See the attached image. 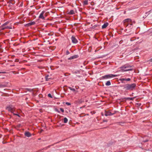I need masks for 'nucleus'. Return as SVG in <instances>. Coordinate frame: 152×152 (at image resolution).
<instances>
[{
	"label": "nucleus",
	"instance_id": "b1692460",
	"mask_svg": "<svg viewBox=\"0 0 152 152\" xmlns=\"http://www.w3.org/2000/svg\"><path fill=\"white\" fill-rule=\"evenodd\" d=\"M69 88L71 90L74 92L75 91V88H72L71 87H69Z\"/></svg>",
	"mask_w": 152,
	"mask_h": 152
},
{
	"label": "nucleus",
	"instance_id": "5701e85b",
	"mask_svg": "<svg viewBox=\"0 0 152 152\" xmlns=\"http://www.w3.org/2000/svg\"><path fill=\"white\" fill-rule=\"evenodd\" d=\"M15 0H11L10 1V3H11L12 4H15Z\"/></svg>",
	"mask_w": 152,
	"mask_h": 152
},
{
	"label": "nucleus",
	"instance_id": "f3484780",
	"mask_svg": "<svg viewBox=\"0 0 152 152\" xmlns=\"http://www.w3.org/2000/svg\"><path fill=\"white\" fill-rule=\"evenodd\" d=\"M45 78L46 81H49L50 79V78L49 77V75L46 76L45 77Z\"/></svg>",
	"mask_w": 152,
	"mask_h": 152
},
{
	"label": "nucleus",
	"instance_id": "9d476101",
	"mask_svg": "<svg viewBox=\"0 0 152 152\" xmlns=\"http://www.w3.org/2000/svg\"><path fill=\"white\" fill-rule=\"evenodd\" d=\"M113 114L111 112H105V115L106 116H110L113 115Z\"/></svg>",
	"mask_w": 152,
	"mask_h": 152
},
{
	"label": "nucleus",
	"instance_id": "393cba45",
	"mask_svg": "<svg viewBox=\"0 0 152 152\" xmlns=\"http://www.w3.org/2000/svg\"><path fill=\"white\" fill-rule=\"evenodd\" d=\"M133 23H135V21L134 20L133 21L132 20V22H131L130 23H129L130 25L131 26L132 25Z\"/></svg>",
	"mask_w": 152,
	"mask_h": 152
},
{
	"label": "nucleus",
	"instance_id": "6e6552de",
	"mask_svg": "<svg viewBox=\"0 0 152 152\" xmlns=\"http://www.w3.org/2000/svg\"><path fill=\"white\" fill-rule=\"evenodd\" d=\"M71 40L72 42L73 43H77V42L78 41L76 39V38H75L74 36H72L71 37Z\"/></svg>",
	"mask_w": 152,
	"mask_h": 152
},
{
	"label": "nucleus",
	"instance_id": "bb28decb",
	"mask_svg": "<svg viewBox=\"0 0 152 152\" xmlns=\"http://www.w3.org/2000/svg\"><path fill=\"white\" fill-rule=\"evenodd\" d=\"M60 110L61 111L62 113H64V110L62 108H60Z\"/></svg>",
	"mask_w": 152,
	"mask_h": 152
},
{
	"label": "nucleus",
	"instance_id": "4468645a",
	"mask_svg": "<svg viewBox=\"0 0 152 152\" xmlns=\"http://www.w3.org/2000/svg\"><path fill=\"white\" fill-rule=\"evenodd\" d=\"M125 22L131 23L132 22V20L128 18L124 20Z\"/></svg>",
	"mask_w": 152,
	"mask_h": 152
},
{
	"label": "nucleus",
	"instance_id": "f03ea898",
	"mask_svg": "<svg viewBox=\"0 0 152 152\" xmlns=\"http://www.w3.org/2000/svg\"><path fill=\"white\" fill-rule=\"evenodd\" d=\"M132 66L128 64H125L121 66L120 68L121 72H126L129 71H132Z\"/></svg>",
	"mask_w": 152,
	"mask_h": 152
},
{
	"label": "nucleus",
	"instance_id": "9b49d317",
	"mask_svg": "<svg viewBox=\"0 0 152 152\" xmlns=\"http://www.w3.org/2000/svg\"><path fill=\"white\" fill-rule=\"evenodd\" d=\"M24 134L25 136L28 137H30L31 136V133L28 132H26Z\"/></svg>",
	"mask_w": 152,
	"mask_h": 152
},
{
	"label": "nucleus",
	"instance_id": "412c9836",
	"mask_svg": "<svg viewBox=\"0 0 152 152\" xmlns=\"http://www.w3.org/2000/svg\"><path fill=\"white\" fill-rule=\"evenodd\" d=\"M84 5H87L88 4V1L87 0H85L83 2Z\"/></svg>",
	"mask_w": 152,
	"mask_h": 152
},
{
	"label": "nucleus",
	"instance_id": "0eeeda50",
	"mask_svg": "<svg viewBox=\"0 0 152 152\" xmlns=\"http://www.w3.org/2000/svg\"><path fill=\"white\" fill-rule=\"evenodd\" d=\"M7 109L8 111L12 113H13L15 110V108L11 106H9L7 107Z\"/></svg>",
	"mask_w": 152,
	"mask_h": 152
},
{
	"label": "nucleus",
	"instance_id": "1a4fd4ad",
	"mask_svg": "<svg viewBox=\"0 0 152 152\" xmlns=\"http://www.w3.org/2000/svg\"><path fill=\"white\" fill-rule=\"evenodd\" d=\"M78 55H76L70 57L68 58V59L69 60H71L77 58H78Z\"/></svg>",
	"mask_w": 152,
	"mask_h": 152
},
{
	"label": "nucleus",
	"instance_id": "dca6fc26",
	"mask_svg": "<svg viewBox=\"0 0 152 152\" xmlns=\"http://www.w3.org/2000/svg\"><path fill=\"white\" fill-rule=\"evenodd\" d=\"M75 14V12L73 10H71L69 12V14L70 15H73Z\"/></svg>",
	"mask_w": 152,
	"mask_h": 152
},
{
	"label": "nucleus",
	"instance_id": "20e7f679",
	"mask_svg": "<svg viewBox=\"0 0 152 152\" xmlns=\"http://www.w3.org/2000/svg\"><path fill=\"white\" fill-rule=\"evenodd\" d=\"M45 11H42V12H41V13L40 14L39 17V19H41L42 20H45V16H46V15H45Z\"/></svg>",
	"mask_w": 152,
	"mask_h": 152
},
{
	"label": "nucleus",
	"instance_id": "c756f323",
	"mask_svg": "<svg viewBox=\"0 0 152 152\" xmlns=\"http://www.w3.org/2000/svg\"><path fill=\"white\" fill-rule=\"evenodd\" d=\"M13 114L14 115H17V116H18V117H20V116L19 115V114H15V113H13Z\"/></svg>",
	"mask_w": 152,
	"mask_h": 152
},
{
	"label": "nucleus",
	"instance_id": "7c9ffc66",
	"mask_svg": "<svg viewBox=\"0 0 152 152\" xmlns=\"http://www.w3.org/2000/svg\"><path fill=\"white\" fill-rule=\"evenodd\" d=\"M28 91H32V90L30 89H28Z\"/></svg>",
	"mask_w": 152,
	"mask_h": 152
},
{
	"label": "nucleus",
	"instance_id": "473e14b6",
	"mask_svg": "<svg viewBox=\"0 0 152 152\" xmlns=\"http://www.w3.org/2000/svg\"><path fill=\"white\" fill-rule=\"evenodd\" d=\"M150 61L151 62H152V58L150 59Z\"/></svg>",
	"mask_w": 152,
	"mask_h": 152
},
{
	"label": "nucleus",
	"instance_id": "f257e3e1",
	"mask_svg": "<svg viewBox=\"0 0 152 152\" xmlns=\"http://www.w3.org/2000/svg\"><path fill=\"white\" fill-rule=\"evenodd\" d=\"M136 85L135 83L126 84L123 86L124 89L126 91H132L135 89Z\"/></svg>",
	"mask_w": 152,
	"mask_h": 152
},
{
	"label": "nucleus",
	"instance_id": "423d86ee",
	"mask_svg": "<svg viewBox=\"0 0 152 152\" xmlns=\"http://www.w3.org/2000/svg\"><path fill=\"white\" fill-rule=\"evenodd\" d=\"M119 80L122 83H125V81H130L131 79L130 78H121L119 79Z\"/></svg>",
	"mask_w": 152,
	"mask_h": 152
},
{
	"label": "nucleus",
	"instance_id": "2eb2a0df",
	"mask_svg": "<svg viewBox=\"0 0 152 152\" xmlns=\"http://www.w3.org/2000/svg\"><path fill=\"white\" fill-rule=\"evenodd\" d=\"M8 85V83H5L4 84H1V88L2 87H4L7 86Z\"/></svg>",
	"mask_w": 152,
	"mask_h": 152
},
{
	"label": "nucleus",
	"instance_id": "a878e982",
	"mask_svg": "<svg viewBox=\"0 0 152 152\" xmlns=\"http://www.w3.org/2000/svg\"><path fill=\"white\" fill-rule=\"evenodd\" d=\"M69 53H70L68 50H67L66 51V55H68L69 54Z\"/></svg>",
	"mask_w": 152,
	"mask_h": 152
},
{
	"label": "nucleus",
	"instance_id": "2f4dec72",
	"mask_svg": "<svg viewBox=\"0 0 152 152\" xmlns=\"http://www.w3.org/2000/svg\"><path fill=\"white\" fill-rule=\"evenodd\" d=\"M107 120H104L103 121L104 122H107Z\"/></svg>",
	"mask_w": 152,
	"mask_h": 152
},
{
	"label": "nucleus",
	"instance_id": "4be33fe9",
	"mask_svg": "<svg viewBox=\"0 0 152 152\" xmlns=\"http://www.w3.org/2000/svg\"><path fill=\"white\" fill-rule=\"evenodd\" d=\"M68 121V119L66 118H64V122L65 123H66Z\"/></svg>",
	"mask_w": 152,
	"mask_h": 152
},
{
	"label": "nucleus",
	"instance_id": "ddd939ff",
	"mask_svg": "<svg viewBox=\"0 0 152 152\" xmlns=\"http://www.w3.org/2000/svg\"><path fill=\"white\" fill-rule=\"evenodd\" d=\"M35 24V22H30L26 24V25L28 26H29L31 25H34Z\"/></svg>",
	"mask_w": 152,
	"mask_h": 152
},
{
	"label": "nucleus",
	"instance_id": "e433bc0d",
	"mask_svg": "<svg viewBox=\"0 0 152 152\" xmlns=\"http://www.w3.org/2000/svg\"><path fill=\"white\" fill-rule=\"evenodd\" d=\"M128 26V24L126 26Z\"/></svg>",
	"mask_w": 152,
	"mask_h": 152
},
{
	"label": "nucleus",
	"instance_id": "6ab92c4d",
	"mask_svg": "<svg viewBox=\"0 0 152 152\" xmlns=\"http://www.w3.org/2000/svg\"><path fill=\"white\" fill-rule=\"evenodd\" d=\"M105 85L107 86H109L110 85L111 83L110 81H107L105 83Z\"/></svg>",
	"mask_w": 152,
	"mask_h": 152
},
{
	"label": "nucleus",
	"instance_id": "f704fd0d",
	"mask_svg": "<svg viewBox=\"0 0 152 152\" xmlns=\"http://www.w3.org/2000/svg\"><path fill=\"white\" fill-rule=\"evenodd\" d=\"M4 1V0H1V2Z\"/></svg>",
	"mask_w": 152,
	"mask_h": 152
},
{
	"label": "nucleus",
	"instance_id": "7ed1b4c3",
	"mask_svg": "<svg viewBox=\"0 0 152 152\" xmlns=\"http://www.w3.org/2000/svg\"><path fill=\"white\" fill-rule=\"evenodd\" d=\"M117 76V75L110 74L103 76L102 77L103 79H108L116 77Z\"/></svg>",
	"mask_w": 152,
	"mask_h": 152
},
{
	"label": "nucleus",
	"instance_id": "a211bd4d",
	"mask_svg": "<svg viewBox=\"0 0 152 152\" xmlns=\"http://www.w3.org/2000/svg\"><path fill=\"white\" fill-rule=\"evenodd\" d=\"M6 74V73L5 72H1V78L3 79L4 78V77H3V76H1L2 75V74Z\"/></svg>",
	"mask_w": 152,
	"mask_h": 152
},
{
	"label": "nucleus",
	"instance_id": "c9c22d12",
	"mask_svg": "<svg viewBox=\"0 0 152 152\" xmlns=\"http://www.w3.org/2000/svg\"><path fill=\"white\" fill-rule=\"evenodd\" d=\"M42 131H43L42 130H41V132H42Z\"/></svg>",
	"mask_w": 152,
	"mask_h": 152
},
{
	"label": "nucleus",
	"instance_id": "39448f33",
	"mask_svg": "<svg viewBox=\"0 0 152 152\" xmlns=\"http://www.w3.org/2000/svg\"><path fill=\"white\" fill-rule=\"evenodd\" d=\"M8 23L7 22L3 24L1 26V31L5 29L8 28V26H6Z\"/></svg>",
	"mask_w": 152,
	"mask_h": 152
},
{
	"label": "nucleus",
	"instance_id": "72a5a7b5",
	"mask_svg": "<svg viewBox=\"0 0 152 152\" xmlns=\"http://www.w3.org/2000/svg\"><path fill=\"white\" fill-rule=\"evenodd\" d=\"M0 50H1V52H2V50H1V48Z\"/></svg>",
	"mask_w": 152,
	"mask_h": 152
},
{
	"label": "nucleus",
	"instance_id": "c85d7f7f",
	"mask_svg": "<svg viewBox=\"0 0 152 152\" xmlns=\"http://www.w3.org/2000/svg\"><path fill=\"white\" fill-rule=\"evenodd\" d=\"M66 104L68 105H69L71 104L70 103L68 102H66Z\"/></svg>",
	"mask_w": 152,
	"mask_h": 152
},
{
	"label": "nucleus",
	"instance_id": "4c0bfd02",
	"mask_svg": "<svg viewBox=\"0 0 152 152\" xmlns=\"http://www.w3.org/2000/svg\"><path fill=\"white\" fill-rule=\"evenodd\" d=\"M3 143H4V142H3Z\"/></svg>",
	"mask_w": 152,
	"mask_h": 152
},
{
	"label": "nucleus",
	"instance_id": "f8f14e48",
	"mask_svg": "<svg viewBox=\"0 0 152 152\" xmlns=\"http://www.w3.org/2000/svg\"><path fill=\"white\" fill-rule=\"evenodd\" d=\"M108 25V23H106L104 24L102 26V28L103 29L106 28Z\"/></svg>",
	"mask_w": 152,
	"mask_h": 152
},
{
	"label": "nucleus",
	"instance_id": "cd10ccee",
	"mask_svg": "<svg viewBox=\"0 0 152 152\" xmlns=\"http://www.w3.org/2000/svg\"><path fill=\"white\" fill-rule=\"evenodd\" d=\"M48 96L49 97H50V98H52V97L51 94H48Z\"/></svg>",
	"mask_w": 152,
	"mask_h": 152
},
{
	"label": "nucleus",
	"instance_id": "aec40b11",
	"mask_svg": "<svg viewBox=\"0 0 152 152\" xmlns=\"http://www.w3.org/2000/svg\"><path fill=\"white\" fill-rule=\"evenodd\" d=\"M134 99V98L127 97L125 98V99L126 100H133Z\"/></svg>",
	"mask_w": 152,
	"mask_h": 152
}]
</instances>
